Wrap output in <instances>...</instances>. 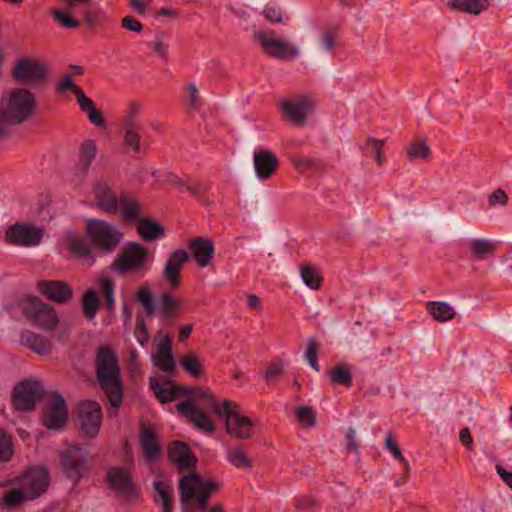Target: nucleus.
I'll return each instance as SVG.
<instances>
[{"label":"nucleus","mask_w":512,"mask_h":512,"mask_svg":"<svg viewBox=\"0 0 512 512\" xmlns=\"http://www.w3.org/2000/svg\"><path fill=\"white\" fill-rule=\"evenodd\" d=\"M202 401L187 400L177 404L178 412L199 430L212 433L216 429L214 418L224 422L228 435L235 439L251 438L256 423L243 413L237 403L230 400H216L210 393H201Z\"/></svg>","instance_id":"f257e3e1"},{"label":"nucleus","mask_w":512,"mask_h":512,"mask_svg":"<svg viewBox=\"0 0 512 512\" xmlns=\"http://www.w3.org/2000/svg\"><path fill=\"white\" fill-rule=\"evenodd\" d=\"M38 108L36 95L27 87H12L0 96V136L10 127L21 125L33 118Z\"/></svg>","instance_id":"f03ea898"},{"label":"nucleus","mask_w":512,"mask_h":512,"mask_svg":"<svg viewBox=\"0 0 512 512\" xmlns=\"http://www.w3.org/2000/svg\"><path fill=\"white\" fill-rule=\"evenodd\" d=\"M95 368L97 381L110 406L118 409L123 399V383L115 351L107 345L100 347L95 359Z\"/></svg>","instance_id":"7ed1b4c3"},{"label":"nucleus","mask_w":512,"mask_h":512,"mask_svg":"<svg viewBox=\"0 0 512 512\" xmlns=\"http://www.w3.org/2000/svg\"><path fill=\"white\" fill-rule=\"evenodd\" d=\"M49 473L44 467H31L19 479V484L4 494L3 506L13 507L37 498L49 484Z\"/></svg>","instance_id":"20e7f679"},{"label":"nucleus","mask_w":512,"mask_h":512,"mask_svg":"<svg viewBox=\"0 0 512 512\" xmlns=\"http://www.w3.org/2000/svg\"><path fill=\"white\" fill-rule=\"evenodd\" d=\"M95 205L108 213H118L124 219H135L139 203L125 193L114 191L106 182L96 181L92 187Z\"/></svg>","instance_id":"39448f33"},{"label":"nucleus","mask_w":512,"mask_h":512,"mask_svg":"<svg viewBox=\"0 0 512 512\" xmlns=\"http://www.w3.org/2000/svg\"><path fill=\"white\" fill-rule=\"evenodd\" d=\"M217 481L198 474L186 475L180 480L181 512H192L191 505L199 509L206 507L209 497L219 489Z\"/></svg>","instance_id":"423d86ee"},{"label":"nucleus","mask_w":512,"mask_h":512,"mask_svg":"<svg viewBox=\"0 0 512 512\" xmlns=\"http://www.w3.org/2000/svg\"><path fill=\"white\" fill-rule=\"evenodd\" d=\"M153 254L138 243L129 242L112 265L113 270L121 275L144 276L150 270Z\"/></svg>","instance_id":"0eeeda50"},{"label":"nucleus","mask_w":512,"mask_h":512,"mask_svg":"<svg viewBox=\"0 0 512 512\" xmlns=\"http://www.w3.org/2000/svg\"><path fill=\"white\" fill-rule=\"evenodd\" d=\"M85 231L92 243L105 252L116 249L122 239V232L113 223L98 218L85 220Z\"/></svg>","instance_id":"6e6552de"},{"label":"nucleus","mask_w":512,"mask_h":512,"mask_svg":"<svg viewBox=\"0 0 512 512\" xmlns=\"http://www.w3.org/2000/svg\"><path fill=\"white\" fill-rule=\"evenodd\" d=\"M24 317L33 325L44 330H53L59 323L55 309L38 297H27L20 302Z\"/></svg>","instance_id":"1a4fd4ad"},{"label":"nucleus","mask_w":512,"mask_h":512,"mask_svg":"<svg viewBox=\"0 0 512 512\" xmlns=\"http://www.w3.org/2000/svg\"><path fill=\"white\" fill-rule=\"evenodd\" d=\"M68 91L74 93L80 110L93 125L98 127H104L106 125L102 113L97 109L92 99L75 83L71 75H64L56 85V92L58 94H65Z\"/></svg>","instance_id":"9d476101"},{"label":"nucleus","mask_w":512,"mask_h":512,"mask_svg":"<svg viewBox=\"0 0 512 512\" xmlns=\"http://www.w3.org/2000/svg\"><path fill=\"white\" fill-rule=\"evenodd\" d=\"M11 76L14 81L27 85L38 86L48 77L47 65L36 58L22 57L15 61Z\"/></svg>","instance_id":"9b49d317"},{"label":"nucleus","mask_w":512,"mask_h":512,"mask_svg":"<svg viewBox=\"0 0 512 512\" xmlns=\"http://www.w3.org/2000/svg\"><path fill=\"white\" fill-rule=\"evenodd\" d=\"M279 107L286 120L296 125H305L314 114L315 101L308 95H297L281 100Z\"/></svg>","instance_id":"f8f14e48"},{"label":"nucleus","mask_w":512,"mask_h":512,"mask_svg":"<svg viewBox=\"0 0 512 512\" xmlns=\"http://www.w3.org/2000/svg\"><path fill=\"white\" fill-rule=\"evenodd\" d=\"M256 40L269 56L282 60H292L300 56L301 49L289 41L276 37L273 32L261 31L256 34Z\"/></svg>","instance_id":"ddd939ff"},{"label":"nucleus","mask_w":512,"mask_h":512,"mask_svg":"<svg viewBox=\"0 0 512 512\" xmlns=\"http://www.w3.org/2000/svg\"><path fill=\"white\" fill-rule=\"evenodd\" d=\"M43 396V387L38 380L26 379L13 390L12 405L18 411L33 410Z\"/></svg>","instance_id":"4468645a"},{"label":"nucleus","mask_w":512,"mask_h":512,"mask_svg":"<svg viewBox=\"0 0 512 512\" xmlns=\"http://www.w3.org/2000/svg\"><path fill=\"white\" fill-rule=\"evenodd\" d=\"M44 237L43 228L29 223H16L7 228L5 240L10 244L34 247L38 246Z\"/></svg>","instance_id":"2eb2a0df"},{"label":"nucleus","mask_w":512,"mask_h":512,"mask_svg":"<svg viewBox=\"0 0 512 512\" xmlns=\"http://www.w3.org/2000/svg\"><path fill=\"white\" fill-rule=\"evenodd\" d=\"M68 420L66 402L60 395L51 396L45 405L43 424L49 430L60 431Z\"/></svg>","instance_id":"dca6fc26"},{"label":"nucleus","mask_w":512,"mask_h":512,"mask_svg":"<svg viewBox=\"0 0 512 512\" xmlns=\"http://www.w3.org/2000/svg\"><path fill=\"white\" fill-rule=\"evenodd\" d=\"M151 361L155 367L164 372H171L175 369L170 337L162 331L158 332L153 340Z\"/></svg>","instance_id":"f3484780"},{"label":"nucleus","mask_w":512,"mask_h":512,"mask_svg":"<svg viewBox=\"0 0 512 512\" xmlns=\"http://www.w3.org/2000/svg\"><path fill=\"white\" fill-rule=\"evenodd\" d=\"M79 423L85 436L95 437L102 425V409L91 400L84 401L79 408Z\"/></svg>","instance_id":"a211bd4d"},{"label":"nucleus","mask_w":512,"mask_h":512,"mask_svg":"<svg viewBox=\"0 0 512 512\" xmlns=\"http://www.w3.org/2000/svg\"><path fill=\"white\" fill-rule=\"evenodd\" d=\"M61 245L78 257L83 264L92 266L95 263V256L90 245L80 234L74 231H66L62 235Z\"/></svg>","instance_id":"6ab92c4d"},{"label":"nucleus","mask_w":512,"mask_h":512,"mask_svg":"<svg viewBox=\"0 0 512 512\" xmlns=\"http://www.w3.org/2000/svg\"><path fill=\"white\" fill-rule=\"evenodd\" d=\"M279 165L276 154L268 149H256L253 152V167L255 176L260 181L268 180Z\"/></svg>","instance_id":"aec40b11"},{"label":"nucleus","mask_w":512,"mask_h":512,"mask_svg":"<svg viewBox=\"0 0 512 512\" xmlns=\"http://www.w3.org/2000/svg\"><path fill=\"white\" fill-rule=\"evenodd\" d=\"M189 259V255L184 250H175L168 255L163 266L162 277L172 289H176L180 283V271Z\"/></svg>","instance_id":"412c9836"},{"label":"nucleus","mask_w":512,"mask_h":512,"mask_svg":"<svg viewBox=\"0 0 512 512\" xmlns=\"http://www.w3.org/2000/svg\"><path fill=\"white\" fill-rule=\"evenodd\" d=\"M91 2L92 0H64V9L54 10L53 16L62 26L76 28L79 23L72 16L84 14Z\"/></svg>","instance_id":"4be33fe9"},{"label":"nucleus","mask_w":512,"mask_h":512,"mask_svg":"<svg viewBox=\"0 0 512 512\" xmlns=\"http://www.w3.org/2000/svg\"><path fill=\"white\" fill-rule=\"evenodd\" d=\"M61 459L65 471L70 476L75 477L91 459V455L87 448L79 445H71L62 453Z\"/></svg>","instance_id":"5701e85b"},{"label":"nucleus","mask_w":512,"mask_h":512,"mask_svg":"<svg viewBox=\"0 0 512 512\" xmlns=\"http://www.w3.org/2000/svg\"><path fill=\"white\" fill-rule=\"evenodd\" d=\"M108 481L113 490L122 496L134 495V487L130 472L121 466L111 467L107 473Z\"/></svg>","instance_id":"b1692460"},{"label":"nucleus","mask_w":512,"mask_h":512,"mask_svg":"<svg viewBox=\"0 0 512 512\" xmlns=\"http://www.w3.org/2000/svg\"><path fill=\"white\" fill-rule=\"evenodd\" d=\"M188 248L195 262L202 268L207 267L213 260L215 247L208 238H194L189 241Z\"/></svg>","instance_id":"393cba45"},{"label":"nucleus","mask_w":512,"mask_h":512,"mask_svg":"<svg viewBox=\"0 0 512 512\" xmlns=\"http://www.w3.org/2000/svg\"><path fill=\"white\" fill-rule=\"evenodd\" d=\"M126 220L137 224L136 232L145 241L153 242L165 237L163 226L151 218L141 217V210L135 219Z\"/></svg>","instance_id":"a878e982"},{"label":"nucleus","mask_w":512,"mask_h":512,"mask_svg":"<svg viewBox=\"0 0 512 512\" xmlns=\"http://www.w3.org/2000/svg\"><path fill=\"white\" fill-rule=\"evenodd\" d=\"M97 146L94 141L86 140L79 147L78 163L76 166V176L73 181L80 185L83 177L87 174L93 160L96 157Z\"/></svg>","instance_id":"bb28decb"},{"label":"nucleus","mask_w":512,"mask_h":512,"mask_svg":"<svg viewBox=\"0 0 512 512\" xmlns=\"http://www.w3.org/2000/svg\"><path fill=\"white\" fill-rule=\"evenodd\" d=\"M39 289L50 301L66 303L73 296V289L60 281H44L39 283Z\"/></svg>","instance_id":"cd10ccee"},{"label":"nucleus","mask_w":512,"mask_h":512,"mask_svg":"<svg viewBox=\"0 0 512 512\" xmlns=\"http://www.w3.org/2000/svg\"><path fill=\"white\" fill-rule=\"evenodd\" d=\"M169 458L180 469L192 468L197 463V458L190 451V448L179 441L174 442L169 448Z\"/></svg>","instance_id":"c85d7f7f"},{"label":"nucleus","mask_w":512,"mask_h":512,"mask_svg":"<svg viewBox=\"0 0 512 512\" xmlns=\"http://www.w3.org/2000/svg\"><path fill=\"white\" fill-rule=\"evenodd\" d=\"M140 446L147 462L157 459L162 452L156 434L149 427H143L140 434Z\"/></svg>","instance_id":"c756f323"},{"label":"nucleus","mask_w":512,"mask_h":512,"mask_svg":"<svg viewBox=\"0 0 512 512\" xmlns=\"http://www.w3.org/2000/svg\"><path fill=\"white\" fill-rule=\"evenodd\" d=\"M488 6V0H449L448 7L451 10L479 15Z\"/></svg>","instance_id":"7c9ffc66"},{"label":"nucleus","mask_w":512,"mask_h":512,"mask_svg":"<svg viewBox=\"0 0 512 512\" xmlns=\"http://www.w3.org/2000/svg\"><path fill=\"white\" fill-rule=\"evenodd\" d=\"M21 342L38 354H45L51 348L49 339L31 331L22 333Z\"/></svg>","instance_id":"2f4dec72"},{"label":"nucleus","mask_w":512,"mask_h":512,"mask_svg":"<svg viewBox=\"0 0 512 512\" xmlns=\"http://www.w3.org/2000/svg\"><path fill=\"white\" fill-rule=\"evenodd\" d=\"M150 386L156 397L162 403L170 402L175 397L176 389L174 387V384L169 380H159L153 377L150 379Z\"/></svg>","instance_id":"473e14b6"},{"label":"nucleus","mask_w":512,"mask_h":512,"mask_svg":"<svg viewBox=\"0 0 512 512\" xmlns=\"http://www.w3.org/2000/svg\"><path fill=\"white\" fill-rule=\"evenodd\" d=\"M427 305L431 316L439 322L449 321L455 316L454 307L446 302L433 301Z\"/></svg>","instance_id":"72a5a7b5"},{"label":"nucleus","mask_w":512,"mask_h":512,"mask_svg":"<svg viewBox=\"0 0 512 512\" xmlns=\"http://www.w3.org/2000/svg\"><path fill=\"white\" fill-rule=\"evenodd\" d=\"M155 491L162 504V512H172L173 495L171 487L162 480H155L153 482Z\"/></svg>","instance_id":"f704fd0d"},{"label":"nucleus","mask_w":512,"mask_h":512,"mask_svg":"<svg viewBox=\"0 0 512 512\" xmlns=\"http://www.w3.org/2000/svg\"><path fill=\"white\" fill-rule=\"evenodd\" d=\"M180 364L189 375L198 378L203 373L204 360L197 354H190L180 360Z\"/></svg>","instance_id":"c9c22d12"},{"label":"nucleus","mask_w":512,"mask_h":512,"mask_svg":"<svg viewBox=\"0 0 512 512\" xmlns=\"http://www.w3.org/2000/svg\"><path fill=\"white\" fill-rule=\"evenodd\" d=\"M300 276L308 288L318 290L321 287L322 277L316 268L304 266L300 269Z\"/></svg>","instance_id":"e433bc0d"},{"label":"nucleus","mask_w":512,"mask_h":512,"mask_svg":"<svg viewBox=\"0 0 512 512\" xmlns=\"http://www.w3.org/2000/svg\"><path fill=\"white\" fill-rule=\"evenodd\" d=\"M172 183L175 187L179 189H185L195 198H199L201 196L202 184L189 177L181 178L175 176L172 178Z\"/></svg>","instance_id":"4c0bfd02"},{"label":"nucleus","mask_w":512,"mask_h":512,"mask_svg":"<svg viewBox=\"0 0 512 512\" xmlns=\"http://www.w3.org/2000/svg\"><path fill=\"white\" fill-rule=\"evenodd\" d=\"M99 308V298L95 290L90 289L83 295V313L89 319H94Z\"/></svg>","instance_id":"58836bf2"},{"label":"nucleus","mask_w":512,"mask_h":512,"mask_svg":"<svg viewBox=\"0 0 512 512\" xmlns=\"http://www.w3.org/2000/svg\"><path fill=\"white\" fill-rule=\"evenodd\" d=\"M226 458L230 464L237 468H249L250 461L245 452L238 447H228L225 451Z\"/></svg>","instance_id":"ea45409f"},{"label":"nucleus","mask_w":512,"mask_h":512,"mask_svg":"<svg viewBox=\"0 0 512 512\" xmlns=\"http://www.w3.org/2000/svg\"><path fill=\"white\" fill-rule=\"evenodd\" d=\"M181 307V301L168 293H163L158 301V310L165 316H170Z\"/></svg>","instance_id":"a19ab883"},{"label":"nucleus","mask_w":512,"mask_h":512,"mask_svg":"<svg viewBox=\"0 0 512 512\" xmlns=\"http://www.w3.org/2000/svg\"><path fill=\"white\" fill-rule=\"evenodd\" d=\"M142 106L139 102L133 101L127 105L124 115L123 127H139L138 118L141 114Z\"/></svg>","instance_id":"79ce46f5"},{"label":"nucleus","mask_w":512,"mask_h":512,"mask_svg":"<svg viewBox=\"0 0 512 512\" xmlns=\"http://www.w3.org/2000/svg\"><path fill=\"white\" fill-rule=\"evenodd\" d=\"M137 301H139L146 309L148 314L155 312V304L152 297V292L147 285H142L135 295Z\"/></svg>","instance_id":"37998d69"},{"label":"nucleus","mask_w":512,"mask_h":512,"mask_svg":"<svg viewBox=\"0 0 512 512\" xmlns=\"http://www.w3.org/2000/svg\"><path fill=\"white\" fill-rule=\"evenodd\" d=\"M330 379L333 384H342L347 387L351 385V374L347 366L339 365L330 372Z\"/></svg>","instance_id":"c03bdc74"},{"label":"nucleus","mask_w":512,"mask_h":512,"mask_svg":"<svg viewBox=\"0 0 512 512\" xmlns=\"http://www.w3.org/2000/svg\"><path fill=\"white\" fill-rule=\"evenodd\" d=\"M14 454V446L11 438L0 428V462L10 460Z\"/></svg>","instance_id":"a18cd8bd"},{"label":"nucleus","mask_w":512,"mask_h":512,"mask_svg":"<svg viewBox=\"0 0 512 512\" xmlns=\"http://www.w3.org/2000/svg\"><path fill=\"white\" fill-rule=\"evenodd\" d=\"M295 416L297 420L307 426L313 427L316 423V413L315 411L308 406H299L295 409Z\"/></svg>","instance_id":"49530a36"},{"label":"nucleus","mask_w":512,"mask_h":512,"mask_svg":"<svg viewBox=\"0 0 512 512\" xmlns=\"http://www.w3.org/2000/svg\"><path fill=\"white\" fill-rule=\"evenodd\" d=\"M124 128V143L126 146L132 148L135 152L141 149L140 142V127H123Z\"/></svg>","instance_id":"de8ad7c7"},{"label":"nucleus","mask_w":512,"mask_h":512,"mask_svg":"<svg viewBox=\"0 0 512 512\" xmlns=\"http://www.w3.org/2000/svg\"><path fill=\"white\" fill-rule=\"evenodd\" d=\"M407 154L411 159H427L430 148L424 140H418L410 145Z\"/></svg>","instance_id":"09e8293b"},{"label":"nucleus","mask_w":512,"mask_h":512,"mask_svg":"<svg viewBox=\"0 0 512 512\" xmlns=\"http://www.w3.org/2000/svg\"><path fill=\"white\" fill-rule=\"evenodd\" d=\"M263 15L271 23H285L288 21V17L274 4H268L263 10Z\"/></svg>","instance_id":"8fccbe9b"},{"label":"nucleus","mask_w":512,"mask_h":512,"mask_svg":"<svg viewBox=\"0 0 512 512\" xmlns=\"http://www.w3.org/2000/svg\"><path fill=\"white\" fill-rule=\"evenodd\" d=\"M305 359L312 369L318 371V345L315 339L311 338L307 341V346L305 349Z\"/></svg>","instance_id":"3c124183"},{"label":"nucleus","mask_w":512,"mask_h":512,"mask_svg":"<svg viewBox=\"0 0 512 512\" xmlns=\"http://www.w3.org/2000/svg\"><path fill=\"white\" fill-rule=\"evenodd\" d=\"M471 248L476 257L483 258L493 251L494 245L486 239H475L472 241Z\"/></svg>","instance_id":"603ef678"},{"label":"nucleus","mask_w":512,"mask_h":512,"mask_svg":"<svg viewBox=\"0 0 512 512\" xmlns=\"http://www.w3.org/2000/svg\"><path fill=\"white\" fill-rule=\"evenodd\" d=\"M284 370V363L282 361L273 363L267 367V369L263 373V378L267 382L274 381L277 377H279Z\"/></svg>","instance_id":"864d4df0"},{"label":"nucleus","mask_w":512,"mask_h":512,"mask_svg":"<svg viewBox=\"0 0 512 512\" xmlns=\"http://www.w3.org/2000/svg\"><path fill=\"white\" fill-rule=\"evenodd\" d=\"M135 338L137 342L144 347L148 341V331L143 320H139L135 329Z\"/></svg>","instance_id":"5fc2aeb1"},{"label":"nucleus","mask_w":512,"mask_h":512,"mask_svg":"<svg viewBox=\"0 0 512 512\" xmlns=\"http://www.w3.org/2000/svg\"><path fill=\"white\" fill-rule=\"evenodd\" d=\"M335 36L331 33L325 32L321 36V50L324 53L331 54L335 46Z\"/></svg>","instance_id":"6e6d98bb"},{"label":"nucleus","mask_w":512,"mask_h":512,"mask_svg":"<svg viewBox=\"0 0 512 512\" xmlns=\"http://www.w3.org/2000/svg\"><path fill=\"white\" fill-rule=\"evenodd\" d=\"M138 357V352L135 349H132L129 353V372L133 378H135L140 372Z\"/></svg>","instance_id":"4d7b16f0"},{"label":"nucleus","mask_w":512,"mask_h":512,"mask_svg":"<svg viewBox=\"0 0 512 512\" xmlns=\"http://www.w3.org/2000/svg\"><path fill=\"white\" fill-rule=\"evenodd\" d=\"M122 26L129 31L137 33L141 32L143 29L141 22L131 16H126L122 19Z\"/></svg>","instance_id":"13d9d810"},{"label":"nucleus","mask_w":512,"mask_h":512,"mask_svg":"<svg viewBox=\"0 0 512 512\" xmlns=\"http://www.w3.org/2000/svg\"><path fill=\"white\" fill-rule=\"evenodd\" d=\"M489 203L492 206H504L507 203V195L503 190H496L489 196Z\"/></svg>","instance_id":"bf43d9fd"},{"label":"nucleus","mask_w":512,"mask_h":512,"mask_svg":"<svg viewBox=\"0 0 512 512\" xmlns=\"http://www.w3.org/2000/svg\"><path fill=\"white\" fill-rule=\"evenodd\" d=\"M150 46L152 49L162 58H166L168 53V45L164 42L162 38L154 39Z\"/></svg>","instance_id":"052dcab7"},{"label":"nucleus","mask_w":512,"mask_h":512,"mask_svg":"<svg viewBox=\"0 0 512 512\" xmlns=\"http://www.w3.org/2000/svg\"><path fill=\"white\" fill-rule=\"evenodd\" d=\"M133 9L140 15L144 16L148 11L149 0H130Z\"/></svg>","instance_id":"680f3d73"},{"label":"nucleus","mask_w":512,"mask_h":512,"mask_svg":"<svg viewBox=\"0 0 512 512\" xmlns=\"http://www.w3.org/2000/svg\"><path fill=\"white\" fill-rule=\"evenodd\" d=\"M99 285L105 296L114 293L115 284L111 279L107 277H102L99 280Z\"/></svg>","instance_id":"e2e57ef3"},{"label":"nucleus","mask_w":512,"mask_h":512,"mask_svg":"<svg viewBox=\"0 0 512 512\" xmlns=\"http://www.w3.org/2000/svg\"><path fill=\"white\" fill-rule=\"evenodd\" d=\"M246 299L249 308L255 309L257 311L262 310V300L256 294H247Z\"/></svg>","instance_id":"0e129e2a"},{"label":"nucleus","mask_w":512,"mask_h":512,"mask_svg":"<svg viewBox=\"0 0 512 512\" xmlns=\"http://www.w3.org/2000/svg\"><path fill=\"white\" fill-rule=\"evenodd\" d=\"M346 437L348 439L347 449L349 451L357 452L358 445L356 441V431L354 429H349L347 431Z\"/></svg>","instance_id":"69168bd1"},{"label":"nucleus","mask_w":512,"mask_h":512,"mask_svg":"<svg viewBox=\"0 0 512 512\" xmlns=\"http://www.w3.org/2000/svg\"><path fill=\"white\" fill-rule=\"evenodd\" d=\"M385 445L393 453L394 457H396L398 459H403L402 452L400 451L398 446L393 442V440L390 436H388L385 439Z\"/></svg>","instance_id":"338daca9"},{"label":"nucleus","mask_w":512,"mask_h":512,"mask_svg":"<svg viewBox=\"0 0 512 512\" xmlns=\"http://www.w3.org/2000/svg\"><path fill=\"white\" fill-rule=\"evenodd\" d=\"M496 469L501 479L512 489V471H507L499 465Z\"/></svg>","instance_id":"774afa93"}]
</instances>
